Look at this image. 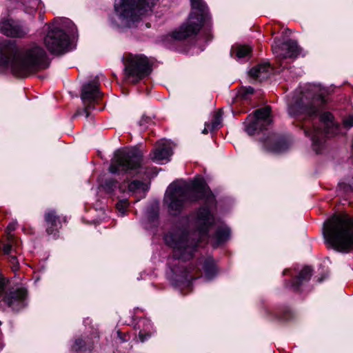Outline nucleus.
<instances>
[{
	"label": "nucleus",
	"instance_id": "nucleus-9",
	"mask_svg": "<svg viewBox=\"0 0 353 353\" xmlns=\"http://www.w3.org/2000/svg\"><path fill=\"white\" fill-rule=\"evenodd\" d=\"M123 61L125 75L134 83L149 75L151 72L150 62L143 54H129L123 58Z\"/></svg>",
	"mask_w": 353,
	"mask_h": 353
},
{
	"label": "nucleus",
	"instance_id": "nucleus-32",
	"mask_svg": "<svg viewBox=\"0 0 353 353\" xmlns=\"http://www.w3.org/2000/svg\"><path fill=\"white\" fill-rule=\"evenodd\" d=\"M129 205V202L127 199H121L118 201L116 205L117 210L121 214V216H124L126 212V210Z\"/></svg>",
	"mask_w": 353,
	"mask_h": 353
},
{
	"label": "nucleus",
	"instance_id": "nucleus-14",
	"mask_svg": "<svg viewBox=\"0 0 353 353\" xmlns=\"http://www.w3.org/2000/svg\"><path fill=\"white\" fill-rule=\"evenodd\" d=\"M102 97V93L99 90V84L97 79L85 83L81 89V98L85 105L84 112L86 117L89 116L88 110L95 109L94 103H97Z\"/></svg>",
	"mask_w": 353,
	"mask_h": 353
},
{
	"label": "nucleus",
	"instance_id": "nucleus-34",
	"mask_svg": "<svg viewBox=\"0 0 353 353\" xmlns=\"http://www.w3.org/2000/svg\"><path fill=\"white\" fill-rule=\"evenodd\" d=\"M343 124L348 129L353 127V113L350 114L343 119Z\"/></svg>",
	"mask_w": 353,
	"mask_h": 353
},
{
	"label": "nucleus",
	"instance_id": "nucleus-12",
	"mask_svg": "<svg viewBox=\"0 0 353 353\" xmlns=\"http://www.w3.org/2000/svg\"><path fill=\"white\" fill-rule=\"evenodd\" d=\"M272 123L271 108L265 106L254 111V114H250L245 123V131L252 136L266 129Z\"/></svg>",
	"mask_w": 353,
	"mask_h": 353
},
{
	"label": "nucleus",
	"instance_id": "nucleus-43",
	"mask_svg": "<svg viewBox=\"0 0 353 353\" xmlns=\"http://www.w3.org/2000/svg\"><path fill=\"white\" fill-rule=\"evenodd\" d=\"M117 334H118V336L119 337V339H120V340H121V341L122 343H123V342H125V341H127V339H125V338H123V337H122V336H121V332L120 331H118V332H117Z\"/></svg>",
	"mask_w": 353,
	"mask_h": 353
},
{
	"label": "nucleus",
	"instance_id": "nucleus-3",
	"mask_svg": "<svg viewBox=\"0 0 353 353\" xmlns=\"http://www.w3.org/2000/svg\"><path fill=\"white\" fill-rule=\"evenodd\" d=\"M325 242L334 250L349 252L353 250V219L348 216L334 215L323 224Z\"/></svg>",
	"mask_w": 353,
	"mask_h": 353
},
{
	"label": "nucleus",
	"instance_id": "nucleus-20",
	"mask_svg": "<svg viewBox=\"0 0 353 353\" xmlns=\"http://www.w3.org/2000/svg\"><path fill=\"white\" fill-rule=\"evenodd\" d=\"M272 71V68L268 63H263L250 69L249 74L254 79L261 81L268 79Z\"/></svg>",
	"mask_w": 353,
	"mask_h": 353
},
{
	"label": "nucleus",
	"instance_id": "nucleus-21",
	"mask_svg": "<svg viewBox=\"0 0 353 353\" xmlns=\"http://www.w3.org/2000/svg\"><path fill=\"white\" fill-rule=\"evenodd\" d=\"M252 48L248 45L235 44L232 46L230 55L237 61H242L250 58Z\"/></svg>",
	"mask_w": 353,
	"mask_h": 353
},
{
	"label": "nucleus",
	"instance_id": "nucleus-46",
	"mask_svg": "<svg viewBox=\"0 0 353 353\" xmlns=\"http://www.w3.org/2000/svg\"><path fill=\"white\" fill-rule=\"evenodd\" d=\"M288 272H289V270H285L283 272V274H285Z\"/></svg>",
	"mask_w": 353,
	"mask_h": 353
},
{
	"label": "nucleus",
	"instance_id": "nucleus-41",
	"mask_svg": "<svg viewBox=\"0 0 353 353\" xmlns=\"http://www.w3.org/2000/svg\"><path fill=\"white\" fill-rule=\"evenodd\" d=\"M210 125L208 123H205V128L202 131V133L204 134H207L210 131H211L210 129Z\"/></svg>",
	"mask_w": 353,
	"mask_h": 353
},
{
	"label": "nucleus",
	"instance_id": "nucleus-4",
	"mask_svg": "<svg viewBox=\"0 0 353 353\" xmlns=\"http://www.w3.org/2000/svg\"><path fill=\"white\" fill-rule=\"evenodd\" d=\"M46 26L48 31L43 37V43L50 52L60 54L72 49V40L77 37V28L70 19L55 18Z\"/></svg>",
	"mask_w": 353,
	"mask_h": 353
},
{
	"label": "nucleus",
	"instance_id": "nucleus-6",
	"mask_svg": "<svg viewBox=\"0 0 353 353\" xmlns=\"http://www.w3.org/2000/svg\"><path fill=\"white\" fill-rule=\"evenodd\" d=\"M143 154L137 148H123L114 153L109 168L112 174L135 175L142 172Z\"/></svg>",
	"mask_w": 353,
	"mask_h": 353
},
{
	"label": "nucleus",
	"instance_id": "nucleus-29",
	"mask_svg": "<svg viewBox=\"0 0 353 353\" xmlns=\"http://www.w3.org/2000/svg\"><path fill=\"white\" fill-rule=\"evenodd\" d=\"M289 143L284 139L277 141L273 147L270 149L276 153H281L286 151L289 148Z\"/></svg>",
	"mask_w": 353,
	"mask_h": 353
},
{
	"label": "nucleus",
	"instance_id": "nucleus-40",
	"mask_svg": "<svg viewBox=\"0 0 353 353\" xmlns=\"http://www.w3.org/2000/svg\"><path fill=\"white\" fill-rule=\"evenodd\" d=\"M6 281L5 278L0 273V294L5 290Z\"/></svg>",
	"mask_w": 353,
	"mask_h": 353
},
{
	"label": "nucleus",
	"instance_id": "nucleus-22",
	"mask_svg": "<svg viewBox=\"0 0 353 353\" xmlns=\"http://www.w3.org/2000/svg\"><path fill=\"white\" fill-rule=\"evenodd\" d=\"M205 279L208 281L212 279L217 274V267L212 257L208 256L201 261Z\"/></svg>",
	"mask_w": 353,
	"mask_h": 353
},
{
	"label": "nucleus",
	"instance_id": "nucleus-31",
	"mask_svg": "<svg viewBox=\"0 0 353 353\" xmlns=\"http://www.w3.org/2000/svg\"><path fill=\"white\" fill-rule=\"evenodd\" d=\"M103 190L108 193H112L117 187V182L112 179H106L103 184L101 185Z\"/></svg>",
	"mask_w": 353,
	"mask_h": 353
},
{
	"label": "nucleus",
	"instance_id": "nucleus-37",
	"mask_svg": "<svg viewBox=\"0 0 353 353\" xmlns=\"http://www.w3.org/2000/svg\"><path fill=\"white\" fill-rule=\"evenodd\" d=\"M159 212L158 210H154L148 217V221L151 223H156L158 221Z\"/></svg>",
	"mask_w": 353,
	"mask_h": 353
},
{
	"label": "nucleus",
	"instance_id": "nucleus-15",
	"mask_svg": "<svg viewBox=\"0 0 353 353\" xmlns=\"http://www.w3.org/2000/svg\"><path fill=\"white\" fill-rule=\"evenodd\" d=\"M172 155V144L170 141L161 139L157 142L154 148L150 154V157L152 161L164 164L170 161Z\"/></svg>",
	"mask_w": 353,
	"mask_h": 353
},
{
	"label": "nucleus",
	"instance_id": "nucleus-18",
	"mask_svg": "<svg viewBox=\"0 0 353 353\" xmlns=\"http://www.w3.org/2000/svg\"><path fill=\"white\" fill-rule=\"evenodd\" d=\"M3 302L12 310L19 311L22 304V290L21 288L11 289L3 296Z\"/></svg>",
	"mask_w": 353,
	"mask_h": 353
},
{
	"label": "nucleus",
	"instance_id": "nucleus-13",
	"mask_svg": "<svg viewBox=\"0 0 353 353\" xmlns=\"http://www.w3.org/2000/svg\"><path fill=\"white\" fill-rule=\"evenodd\" d=\"M273 53L280 60L296 59L301 53V48L294 40L288 39L283 43L275 39L272 46Z\"/></svg>",
	"mask_w": 353,
	"mask_h": 353
},
{
	"label": "nucleus",
	"instance_id": "nucleus-7",
	"mask_svg": "<svg viewBox=\"0 0 353 353\" xmlns=\"http://www.w3.org/2000/svg\"><path fill=\"white\" fill-rule=\"evenodd\" d=\"M192 11L187 21L173 31L171 37L176 40H183L195 35L200 30L208 18V7L203 0H190Z\"/></svg>",
	"mask_w": 353,
	"mask_h": 353
},
{
	"label": "nucleus",
	"instance_id": "nucleus-10",
	"mask_svg": "<svg viewBox=\"0 0 353 353\" xmlns=\"http://www.w3.org/2000/svg\"><path fill=\"white\" fill-rule=\"evenodd\" d=\"M332 119L333 116L331 113L325 112L321 116V127L313 125L312 129H310L306 125L302 126L305 135L310 137L312 141V148L317 154L320 153L324 147L325 137L330 135L328 129L326 130H322V128H327L330 125H332L333 128L336 130L338 128L332 123Z\"/></svg>",
	"mask_w": 353,
	"mask_h": 353
},
{
	"label": "nucleus",
	"instance_id": "nucleus-19",
	"mask_svg": "<svg viewBox=\"0 0 353 353\" xmlns=\"http://www.w3.org/2000/svg\"><path fill=\"white\" fill-rule=\"evenodd\" d=\"M40 0H23V23L30 25L39 5Z\"/></svg>",
	"mask_w": 353,
	"mask_h": 353
},
{
	"label": "nucleus",
	"instance_id": "nucleus-26",
	"mask_svg": "<svg viewBox=\"0 0 353 353\" xmlns=\"http://www.w3.org/2000/svg\"><path fill=\"white\" fill-rule=\"evenodd\" d=\"M137 325L140 328L139 338L141 342H144L153 333L152 323L148 319H142L139 321Z\"/></svg>",
	"mask_w": 353,
	"mask_h": 353
},
{
	"label": "nucleus",
	"instance_id": "nucleus-16",
	"mask_svg": "<svg viewBox=\"0 0 353 353\" xmlns=\"http://www.w3.org/2000/svg\"><path fill=\"white\" fill-rule=\"evenodd\" d=\"M46 223V231L49 236L53 239L58 236L59 230L62 226V222H65V219L57 216L53 210H48L44 214Z\"/></svg>",
	"mask_w": 353,
	"mask_h": 353
},
{
	"label": "nucleus",
	"instance_id": "nucleus-8",
	"mask_svg": "<svg viewBox=\"0 0 353 353\" xmlns=\"http://www.w3.org/2000/svg\"><path fill=\"white\" fill-rule=\"evenodd\" d=\"M0 65L10 70L19 79L22 77V52L15 41L3 40L0 42Z\"/></svg>",
	"mask_w": 353,
	"mask_h": 353
},
{
	"label": "nucleus",
	"instance_id": "nucleus-1",
	"mask_svg": "<svg viewBox=\"0 0 353 353\" xmlns=\"http://www.w3.org/2000/svg\"><path fill=\"white\" fill-rule=\"evenodd\" d=\"M202 200L205 205L196 212V224L198 238L194 233L185 229L174 230L164 236L165 243L173 249V258L185 261L191 259L198 246L199 241L206 236L214 218L210 208L216 205L212 191L202 178H195L188 182L171 183L165 194L164 203L171 215L181 214L185 206L192 202Z\"/></svg>",
	"mask_w": 353,
	"mask_h": 353
},
{
	"label": "nucleus",
	"instance_id": "nucleus-28",
	"mask_svg": "<svg viewBox=\"0 0 353 353\" xmlns=\"http://www.w3.org/2000/svg\"><path fill=\"white\" fill-rule=\"evenodd\" d=\"M230 230L226 225H221L219 227L214 234L215 243L214 247L219 246L220 244L224 243L230 239Z\"/></svg>",
	"mask_w": 353,
	"mask_h": 353
},
{
	"label": "nucleus",
	"instance_id": "nucleus-39",
	"mask_svg": "<svg viewBox=\"0 0 353 353\" xmlns=\"http://www.w3.org/2000/svg\"><path fill=\"white\" fill-rule=\"evenodd\" d=\"M13 242V240L11 241V242L8 243H4L2 245V250L5 254H8L11 251L12 248V243Z\"/></svg>",
	"mask_w": 353,
	"mask_h": 353
},
{
	"label": "nucleus",
	"instance_id": "nucleus-2",
	"mask_svg": "<svg viewBox=\"0 0 353 353\" xmlns=\"http://www.w3.org/2000/svg\"><path fill=\"white\" fill-rule=\"evenodd\" d=\"M325 103L321 86L309 83L294 94L288 104V112L292 118L306 119L316 115Z\"/></svg>",
	"mask_w": 353,
	"mask_h": 353
},
{
	"label": "nucleus",
	"instance_id": "nucleus-38",
	"mask_svg": "<svg viewBox=\"0 0 353 353\" xmlns=\"http://www.w3.org/2000/svg\"><path fill=\"white\" fill-rule=\"evenodd\" d=\"M17 228V223L14 222L10 223L7 226V232L8 238H12V235L11 234V232L14 231Z\"/></svg>",
	"mask_w": 353,
	"mask_h": 353
},
{
	"label": "nucleus",
	"instance_id": "nucleus-36",
	"mask_svg": "<svg viewBox=\"0 0 353 353\" xmlns=\"http://www.w3.org/2000/svg\"><path fill=\"white\" fill-rule=\"evenodd\" d=\"M254 93V88L251 86L244 87L242 88L241 94L244 99H248V95Z\"/></svg>",
	"mask_w": 353,
	"mask_h": 353
},
{
	"label": "nucleus",
	"instance_id": "nucleus-44",
	"mask_svg": "<svg viewBox=\"0 0 353 353\" xmlns=\"http://www.w3.org/2000/svg\"><path fill=\"white\" fill-rule=\"evenodd\" d=\"M26 290L25 289L23 288V305H25V297H26Z\"/></svg>",
	"mask_w": 353,
	"mask_h": 353
},
{
	"label": "nucleus",
	"instance_id": "nucleus-45",
	"mask_svg": "<svg viewBox=\"0 0 353 353\" xmlns=\"http://www.w3.org/2000/svg\"><path fill=\"white\" fill-rule=\"evenodd\" d=\"M39 19L41 21V22H43L44 20V16L43 14H40Z\"/></svg>",
	"mask_w": 353,
	"mask_h": 353
},
{
	"label": "nucleus",
	"instance_id": "nucleus-30",
	"mask_svg": "<svg viewBox=\"0 0 353 353\" xmlns=\"http://www.w3.org/2000/svg\"><path fill=\"white\" fill-rule=\"evenodd\" d=\"M222 121V111L221 110H219L216 112L214 113L213 115L212 121L210 123H208L210 124V130H214L217 128H219L221 126Z\"/></svg>",
	"mask_w": 353,
	"mask_h": 353
},
{
	"label": "nucleus",
	"instance_id": "nucleus-33",
	"mask_svg": "<svg viewBox=\"0 0 353 353\" xmlns=\"http://www.w3.org/2000/svg\"><path fill=\"white\" fill-rule=\"evenodd\" d=\"M9 261L11 265V268L14 272L19 271V263L17 257L14 256H10Z\"/></svg>",
	"mask_w": 353,
	"mask_h": 353
},
{
	"label": "nucleus",
	"instance_id": "nucleus-23",
	"mask_svg": "<svg viewBox=\"0 0 353 353\" xmlns=\"http://www.w3.org/2000/svg\"><path fill=\"white\" fill-rule=\"evenodd\" d=\"M93 343L89 337L77 339L72 346V350L77 353H90L93 348Z\"/></svg>",
	"mask_w": 353,
	"mask_h": 353
},
{
	"label": "nucleus",
	"instance_id": "nucleus-24",
	"mask_svg": "<svg viewBox=\"0 0 353 353\" xmlns=\"http://www.w3.org/2000/svg\"><path fill=\"white\" fill-rule=\"evenodd\" d=\"M119 188L121 192H125L128 191L129 193L132 194H145L147 190L146 185L143 182L138 180L132 181L127 185L125 184V183H123L119 186Z\"/></svg>",
	"mask_w": 353,
	"mask_h": 353
},
{
	"label": "nucleus",
	"instance_id": "nucleus-27",
	"mask_svg": "<svg viewBox=\"0 0 353 353\" xmlns=\"http://www.w3.org/2000/svg\"><path fill=\"white\" fill-rule=\"evenodd\" d=\"M312 269L308 267H304L299 272V276L293 279L290 283V288L294 290H298L300 285L305 281L310 280L312 276Z\"/></svg>",
	"mask_w": 353,
	"mask_h": 353
},
{
	"label": "nucleus",
	"instance_id": "nucleus-11",
	"mask_svg": "<svg viewBox=\"0 0 353 353\" xmlns=\"http://www.w3.org/2000/svg\"><path fill=\"white\" fill-rule=\"evenodd\" d=\"M48 65L46 53L40 46L33 45L23 51V74L26 70L36 71Z\"/></svg>",
	"mask_w": 353,
	"mask_h": 353
},
{
	"label": "nucleus",
	"instance_id": "nucleus-17",
	"mask_svg": "<svg viewBox=\"0 0 353 353\" xmlns=\"http://www.w3.org/2000/svg\"><path fill=\"white\" fill-rule=\"evenodd\" d=\"M0 32L7 37H18L21 35V28L19 21L7 19L0 22Z\"/></svg>",
	"mask_w": 353,
	"mask_h": 353
},
{
	"label": "nucleus",
	"instance_id": "nucleus-5",
	"mask_svg": "<svg viewBox=\"0 0 353 353\" xmlns=\"http://www.w3.org/2000/svg\"><path fill=\"white\" fill-rule=\"evenodd\" d=\"M157 0H115L114 10L121 24L132 28L141 17L152 10Z\"/></svg>",
	"mask_w": 353,
	"mask_h": 353
},
{
	"label": "nucleus",
	"instance_id": "nucleus-42",
	"mask_svg": "<svg viewBox=\"0 0 353 353\" xmlns=\"http://www.w3.org/2000/svg\"><path fill=\"white\" fill-rule=\"evenodd\" d=\"M204 34H205V39L207 41H209L211 40L212 35H211L210 30H208L205 31Z\"/></svg>",
	"mask_w": 353,
	"mask_h": 353
},
{
	"label": "nucleus",
	"instance_id": "nucleus-25",
	"mask_svg": "<svg viewBox=\"0 0 353 353\" xmlns=\"http://www.w3.org/2000/svg\"><path fill=\"white\" fill-rule=\"evenodd\" d=\"M172 271L174 274L176 275V276L179 277V279H176V281L179 283H176V285L178 287L181 286H190L191 285V282L192 280L194 279V278L189 275L190 271L188 270L186 268L183 269L182 270H179V268L177 267H173L171 268Z\"/></svg>",
	"mask_w": 353,
	"mask_h": 353
},
{
	"label": "nucleus",
	"instance_id": "nucleus-35",
	"mask_svg": "<svg viewBox=\"0 0 353 353\" xmlns=\"http://www.w3.org/2000/svg\"><path fill=\"white\" fill-rule=\"evenodd\" d=\"M22 5V0H8V7L10 10L19 8Z\"/></svg>",
	"mask_w": 353,
	"mask_h": 353
}]
</instances>
